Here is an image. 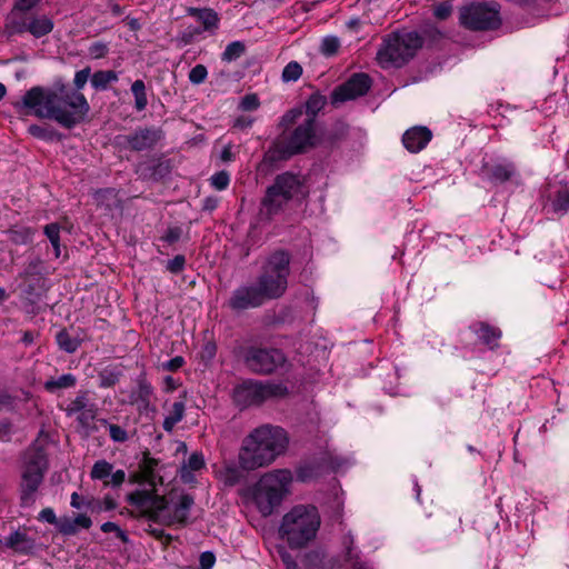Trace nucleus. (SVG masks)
I'll return each instance as SVG.
<instances>
[{"label": "nucleus", "mask_w": 569, "mask_h": 569, "mask_svg": "<svg viewBox=\"0 0 569 569\" xmlns=\"http://www.w3.org/2000/svg\"><path fill=\"white\" fill-rule=\"evenodd\" d=\"M323 467V459L302 461L295 468L296 480L306 483L317 479L322 475Z\"/></svg>", "instance_id": "nucleus-27"}, {"label": "nucleus", "mask_w": 569, "mask_h": 569, "mask_svg": "<svg viewBox=\"0 0 569 569\" xmlns=\"http://www.w3.org/2000/svg\"><path fill=\"white\" fill-rule=\"evenodd\" d=\"M130 91L134 99V109L138 112L146 110L148 101L147 86L142 79H137L131 83Z\"/></svg>", "instance_id": "nucleus-38"}, {"label": "nucleus", "mask_w": 569, "mask_h": 569, "mask_svg": "<svg viewBox=\"0 0 569 569\" xmlns=\"http://www.w3.org/2000/svg\"><path fill=\"white\" fill-rule=\"evenodd\" d=\"M4 546L20 555H29L34 549V539L20 530L13 531L6 538Z\"/></svg>", "instance_id": "nucleus-28"}, {"label": "nucleus", "mask_w": 569, "mask_h": 569, "mask_svg": "<svg viewBox=\"0 0 569 569\" xmlns=\"http://www.w3.org/2000/svg\"><path fill=\"white\" fill-rule=\"evenodd\" d=\"M77 377L73 373H63L62 376L58 378H50L48 379L43 388L47 392L57 395L59 390L61 389H70L74 388L77 385Z\"/></svg>", "instance_id": "nucleus-35"}, {"label": "nucleus", "mask_w": 569, "mask_h": 569, "mask_svg": "<svg viewBox=\"0 0 569 569\" xmlns=\"http://www.w3.org/2000/svg\"><path fill=\"white\" fill-rule=\"evenodd\" d=\"M20 114H33L39 119L56 121L71 130L86 121L90 104L82 92L72 91L63 78L53 80L51 87L34 86L13 103Z\"/></svg>", "instance_id": "nucleus-1"}, {"label": "nucleus", "mask_w": 569, "mask_h": 569, "mask_svg": "<svg viewBox=\"0 0 569 569\" xmlns=\"http://www.w3.org/2000/svg\"><path fill=\"white\" fill-rule=\"evenodd\" d=\"M9 239L17 246L28 244L32 241L34 231L30 227H22L19 229L11 228L8 230Z\"/></svg>", "instance_id": "nucleus-43"}, {"label": "nucleus", "mask_w": 569, "mask_h": 569, "mask_svg": "<svg viewBox=\"0 0 569 569\" xmlns=\"http://www.w3.org/2000/svg\"><path fill=\"white\" fill-rule=\"evenodd\" d=\"M92 419H89V415L87 412H81L77 417V422L79 425V433L82 438L88 439L91 435L99 431V428L96 423L91 422Z\"/></svg>", "instance_id": "nucleus-48"}, {"label": "nucleus", "mask_w": 569, "mask_h": 569, "mask_svg": "<svg viewBox=\"0 0 569 569\" xmlns=\"http://www.w3.org/2000/svg\"><path fill=\"white\" fill-rule=\"evenodd\" d=\"M233 356L249 372L257 376H271L287 362L281 349L257 345H239L234 347Z\"/></svg>", "instance_id": "nucleus-8"}, {"label": "nucleus", "mask_w": 569, "mask_h": 569, "mask_svg": "<svg viewBox=\"0 0 569 569\" xmlns=\"http://www.w3.org/2000/svg\"><path fill=\"white\" fill-rule=\"evenodd\" d=\"M292 473L289 469H279L264 475L251 489L252 500L263 517L272 515L289 493Z\"/></svg>", "instance_id": "nucleus-6"}, {"label": "nucleus", "mask_w": 569, "mask_h": 569, "mask_svg": "<svg viewBox=\"0 0 569 569\" xmlns=\"http://www.w3.org/2000/svg\"><path fill=\"white\" fill-rule=\"evenodd\" d=\"M431 139L432 132L425 126L412 127L402 134L403 147L411 153H417L425 149Z\"/></svg>", "instance_id": "nucleus-24"}, {"label": "nucleus", "mask_w": 569, "mask_h": 569, "mask_svg": "<svg viewBox=\"0 0 569 569\" xmlns=\"http://www.w3.org/2000/svg\"><path fill=\"white\" fill-rule=\"evenodd\" d=\"M84 330L78 328L74 330V335L70 332L68 328H61L54 337L56 343L59 350L66 353H74L84 341Z\"/></svg>", "instance_id": "nucleus-25"}, {"label": "nucleus", "mask_w": 569, "mask_h": 569, "mask_svg": "<svg viewBox=\"0 0 569 569\" xmlns=\"http://www.w3.org/2000/svg\"><path fill=\"white\" fill-rule=\"evenodd\" d=\"M326 552L322 549H312L303 556V566L307 569H333L339 565V559L332 557L329 563L326 565Z\"/></svg>", "instance_id": "nucleus-30"}, {"label": "nucleus", "mask_w": 569, "mask_h": 569, "mask_svg": "<svg viewBox=\"0 0 569 569\" xmlns=\"http://www.w3.org/2000/svg\"><path fill=\"white\" fill-rule=\"evenodd\" d=\"M60 224L58 222H51L43 227V233L49 239L54 250V257L59 258L61 254L60 249Z\"/></svg>", "instance_id": "nucleus-44"}, {"label": "nucleus", "mask_w": 569, "mask_h": 569, "mask_svg": "<svg viewBox=\"0 0 569 569\" xmlns=\"http://www.w3.org/2000/svg\"><path fill=\"white\" fill-rule=\"evenodd\" d=\"M137 388L130 393V403H137L139 410L156 411V407L151 405V397L153 396V387L147 378V372L141 371L136 379Z\"/></svg>", "instance_id": "nucleus-23"}, {"label": "nucleus", "mask_w": 569, "mask_h": 569, "mask_svg": "<svg viewBox=\"0 0 569 569\" xmlns=\"http://www.w3.org/2000/svg\"><path fill=\"white\" fill-rule=\"evenodd\" d=\"M6 31L9 36L22 34L29 32L34 38L40 39L52 32L54 22L46 14L32 17L29 22L24 19L11 18L7 20Z\"/></svg>", "instance_id": "nucleus-19"}, {"label": "nucleus", "mask_w": 569, "mask_h": 569, "mask_svg": "<svg viewBox=\"0 0 569 569\" xmlns=\"http://www.w3.org/2000/svg\"><path fill=\"white\" fill-rule=\"evenodd\" d=\"M43 261L37 257L27 262L23 271L19 274L20 278L29 279L31 277H44L42 274Z\"/></svg>", "instance_id": "nucleus-52"}, {"label": "nucleus", "mask_w": 569, "mask_h": 569, "mask_svg": "<svg viewBox=\"0 0 569 569\" xmlns=\"http://www.w3.org/2000/svg\"><path fill=\"white\" fill-rule=\"evenodd\" d=\"M419 34L422 39V46L427 43L428 47L436 46L443 38V33L433 24L422 28Z\"/></svg>", "instance_id": "nucleus-46"}, {"label": "nucleus", "mask_w": 569, "mask_h": 569, "mask_svg": "<svg viewBox=\"0 0 569 569\" xmlns=\"http://www.w3.org/2000/svg\"><path fill=\"white\" fill-rule=\"evenodd\" d=\"M113 469V465L109 461L101 459L94 462L91 471L90 477L93 480H103L108 477H110L111 471Z\"/></svg>", "instance_id": "nucleus-49"}, {"label": "nucleus", "mask_w": 569, "mask_h": 569, "mask_svg": "<svg viewBox=\"0 0 569 569\" xmlns=\"http://www.w3.org/2000/svg\"><path fill=\"white\" fill-rule=\"evenodd\" d=\"M497 1L471 2L460 8L459 22L471 31H492L502 24Z\"/></svg>", "instance_id": "nucleus-11"}, {"label": "nucleus", "mask_w": 569, "mask_h": 569, "mask_svg": "<svg viewBox=\"0 0 569 569\" xmlns=\"http://www.w3.org/2000/svg\"><path fill=\"white\" fill-rule=\"evenodd\" d=\"M174 160L166 153H152L134 166L133 172L138 179L146 183H166L170 180L174 169Z\"/></svg>", "instance_id": "nucleus-14"}, {"label": "nucleus", "mask_w": 569, "mask_h": 569, "mask_svg": "<svg viewBox=\"0 0 569 569\" xmlns=\"http://www.w3.org/2000/svg\"><path fill=\"white\" fill-rule=\"evenodd\" d=\"M88 406L87 392L81 391L68 406L66 413L68 417L73 416L77 412H82Z\"/></svg>", "instance_id": "nucleus-55"}, {"label": "nucleus", "mask_w": 569, "mask_h": 569, "mask_svg": "<svg viewBox=\"0 0 569 569\" xmlns=\"http://www.w3.org/2000/svg\"><path fill=\"white\" fill-rule=\"evenodd\" d=\"M249 470L242 469L241 465L236 466L234 463L227 465L220 471L221 479L226 487H234L243 481H246L247 476L246 472Z\"/></svg>", "instance_id": "nucleus-33"}, {"label": "nucleus", "mask_w": 569, "mask_h": 569, "mask_svg": "<svg viewBox=\"0 0 569 569\" xmlns=\"http://www.w3.org/2000/svg\"><path fill=\"white\" fill-rule=\"evenodd\" d=\"M278 300L257 278L254 282L242 283L234 288L226 307L234 315H241L244 311L259 309L267 302Z\"/></svg>", "instance_id": "nucleus-12"}, {"label": "nucleus", "mask_w": 569, "mask_h": 569, "mask_svg": "<svg viewBox=\"0 0 569 569\" xmlns=\"http://www.w3.org/2000/svg\"><path fill=\"white\" fill-rule=\"evenodd\" d=\"M262 389L264 402L269 399H283L290 393L289 388L282 382L262 381Z\"/></svg>", "instance_id": "nucleus-40"}, {"label": "nucleus", "mask_w": 569, "mask_h": 569, "mask_svg": "<svg viewBox=\"0 0 569 569\" xmlns=\"http://www.w3.org/2000/svg\"><path fill=\"white\" fill-rule=\"evenodd\" d=\"M291 253L287 249H276L262 262L256 277L277 299L282 298L288 290Z\"/></svg>", "instance_id": "nucleus-9"}, {"label": "nucleus", "mask_w": 569, "mask_h": 569, "mask_svg": "<svg viewBox=\"0 0 569 569\" xmlns=\"http://www.w3.org/2000/svg\"><path fill=\"white\" fill-rule=\"evenodd\" d=\"M186 257L183 254H177L173 259L169 260L166 268L173 274H179L184 270Z\"/></svg>", "instance_id": "nucleus-64"}, {"label": "nucleus", "mask_w": 569, "mask_h": 569, "mask_svg": "<svg viewBox=\"0 0 569 569\" xmlns=\"http://www.w3.org/2000/svg\"><path fill=\"white\" fill-rule=\"evenodd\" d=\"M322 143L317 134L312 120H305L298 124L283 140H277L269 147L263 156V161L270 166L288 161L295 156L305 154Z\"/></svg>", "instance_id": "nucleus-5"}, {"label": "nucleus", "mask_w": 569, "mask_h": 569, "mask_svg": "<svg viewBox=\"0 0 569 569\" xmlns=\"http://www.w3.org/2000/svg\"><path fill=\"white\" fill-rule=\"evenodd\" d=\"M479 177L492 186H501L519 178V172L515 162L502 160L497 162L482 161Z\"/></svg>", "instance_id": "nucleus-20"}, {"label": "nucleus", "mask_w": 569, "mask_h": 569, "mask_svg": "<svg viewBox=\"0 0 569 569\" xmlns=\"http://www.w3.org/2000/svg\"><path fill=\"white\" fill-rule=\"evenodd\" d=\"M302 74V67L297 61H290L282 70L281 79L283 82L297 81Z\"/></svg>", "instance_id": "nucleus-54"}, {"label": "nucleus", "mask_w": 569, "mask_h": 569, "mask_svg": "<svg viewBox=\"0 0 569 569\" xmlns=\"http://www.w3.org/2000/svg\"><path fill=\"white\" fill-rule=\"evenodd\" d=\"M163 138L160 127L144 126L127 134H117L112 144L119 151L143 152L153 150Z\"/></svg>", "instance_id": "nucleus-13"}, {"label": "nucleus", "mask_w": 569, "mask_h": 569, "mask_svg": "<svg viewBox=\"0 0 569 569\" xmlns=\"http://www.w3.org/2000/svg\"><path fill=\"white\" fill-rule=\"evenodd\" d=\"M27 132L34 139L42 140L46 142H61L66 139V136L59 132L50 124L40 126L32 123L28 127Z\"/></svg>", "instance_id": "nucleus-32"}, {"label": "nucleus", "mask_w": 569, "mask_h": 569, "mask_svg": "<svg viewBox=\"0 0 569 569\" xmlns=\"http://www.w3.org/2000/svg\"><path fill=\"white\" fill-rule=\"evenodd\" d=\"M420 48L422 39L419 31L392 32L383 39L378 49L377 61L382 69L402 68L415 58Z\"/></svg>", "instance_id": "nucleus-7"}, {"label": "nucleus", "mask_w": 569, "mask_h": 569, "mask_svg": "<svg viewBox=\"0 0 569 569\" xmlns=\"http://www.w3.org/2000/svg\"><path fill=\"white\" fill-rule=\"evenodd\" d=\"M327 103V97L319 90L312 92L306 102L301 104L303 106V111L307 116L305 120H312V124H317V117L325 109Z\"/></svg>", "instance_id": "nucleus-29"}, {"label": "nucleus", "mask_w": 569, "mask_h": 569, "mask_svg": "<svg viewBox=\"0 0 569 569\" xmlns=\"http://www.w3.org/2000/svg\"><path fill=\"white\" fill-rule=\"evenodd\" d=\"M188 16L197 19L202 24V32L207 31L210 34H214L219 29L220 17L217 11L212 8H194L190 7L187 10Z\"/></svg>", "instance_id": "nucleus-26"}, {"label": "nucleus", "mask_w": 569, "mask_h": 569, "mask_svg": "<svg viewBox=\"0 0 569 569\" xmlns=\"http://www.w3.org/2000/svg\"><path fill=\"white\" fill-rule=\"evenodd\" d=\"M211 186L221 191L228 188L230 183V174L228 171L221 170L216 172L211 178Z\"/></svg>", "instance_id": "nucleus-59"}, {"label": "nucleus", "mask_w": 569, "mask_h": 569, "mask_svg": "<svg viewBox=\"0 0 569 569\" xmlns=\"http://www.w3.org/2000/svg\"><path fill=\"white\" fill-rule=\"evenodd\" d=\"M309 196V186L300 173L289 170L278 173L260 199V220L271 222L280 214L289 216L297 208L307 206Z\"/></svg>", "instance_id": "nucleus-2"}, {"label": "nucleus", "mask_w": 569, "mask_h": 569, "mask_svg": "<svg viewBox=\"0 0 569 569\" xmlns=\"http://www.w3.org/2000/svg\"><path fill=\"white\" fill-rule=\"evenodd\" d=\"M202 33L200 27L189 26L176 37V43L179 48L194 42L196 38Z\"/></svg>", "instance_id": "nucleus-47"}, {"label": "nucleus", "mask_w": 569, "mask_h": 569, "mask_svg": "<svg viewBox=\"0 0 569 569\" xmlns=\"http://www.w3.org/2000/svg\"><path fill=\"white\" fill-rule=\"evenodd\" d=\"M90 77H91V68L90 67H86V68L77 71L74 74V79H73L72 91L80 92L84 88V86L88 82Z\"/></svg>", "instance_id": "nucleus-58"}, {"label": "nucleus", "mask_w": 569, "mask_h": 569, "mask_svg": "<svg viewBox=\"0 0 569 569\" xmlns=\"http://www.w3.org/2000/svg\"><path fill=\"white\" fill-rule=\"evenodd\" d=\"M217 350H218V347H217V343L214 340H208L206 341L202 347H201V350L199 352V359L200 361L206 366H210L211 362L213 361V359L216 358V355H217Z\"/></svg>", "instance_id": "nucleus-51"}, {"label": "nucleus", "mask_w": 569, "mask_h": 569, "mask_svg": "<svg viewBox=\"0 0 569 569\" xmlns=\"http://www.w3.org/2000/svg\"><path fill=\"white\" fill-rule=\"evenodd\" d=\"M159 465L160 459L151 457L150 451L148 449H146L142 452V459L139 463V468L143 471V473L151 480V482L154 486L157 485V482H163L162 477L159 476L156 471Z\"/></svg>", "instance_id": "nucleus-34"}, {"label": "nucleus", "mask_w": 569, "mask_h": 569, "mask_svg": "<svg viewBox=\"0 0 569 569\" xmlns=\"http://www.w3.org/2000/svg\"><path fill=\"white\" fill-rule=\"evenodd\" d=\"M372 83L373 80L368 73L355 72L332 90L330 102L333 107H338L347 101L361 98L370 91Z\"/></svg>", "instance_id": "nucleus-15"}, {"label": "nucleus", "mask_w": 569, "mask_h": 569, "mask_svg": "<svg viewBox=\"0 0 569 569\" xmlns=\"http://www.w3.org/2000/svg\"><path fill=\"white\" fill-rule=\"evenodd\" d=\"M90 81L97 91H103L111 82L118 81V73L114 70H98L90 77Z\"/></svg>", "instance_id": "nucleus-39"}, {"label": "nucleus", "mask_w": 569, "mask_h": 569, "mask_svg": "<svg viewBox=\"0 0 569 569\" xmlns=\"http://www.w3.org/2000/svg\"><path fill=\"white\" fill-rule=\"evenodd\" d=\"M41 0H16L13 7L11 9V14H16L17 12L26 13L36 8Z\"/></svg>", "instance_id": "nucleus-61"}, {"label": "nucleus", "mask_w": 569, "mask_h": 569, "mask_svg": "<svg viewBox=\"0 0 569 569\" xmlns=\"http://www.w3.org/2000/svg\"><path fill=\"white\" fill-rule=\"evenodd\" d=\"M469 330L477 338V342L485 346L490 351H497L500 348L502 330L488 321L476 320L469 325Z\"/></svg>", "instance_id": "nucleus-21"}, {"label": "nucleus", "mask_w": 569, "mask_h": 569, "mask_svg": "<svg viewBox=\"0 0 569 569\" xmlns=\"http://www.w3.org/2000/svg\"><path fill=\"white\" fill-rule=\"evenodd\" d=\"M247 47L243 41H232L227 44L224 51L221 53V60L224 62H231L239 59L246 53Z\"/></svg>", "instance_id": "nucleus-45"}, {"label": "nucleus", "mask_w": 569, "mask_h": 569, "mask_svg": "<svg viewBox=\"0 0 569 569\" xmlns=\"http://www.w3.org/2000/svg\"><path fill=\"white\" fill-rule=\"evenodd\" d=\"M353 543V537L350 532L343 536L345 561L350 563L353 569H368L367 565L362 562L358 553L355 552Z\"/></svg>", "instance_id": "nucleus-37"}, {"label": "nucleus", "mask_w": 569, "mask_h": 569, "mask_svg": "<svg viewBox=\"0 0 569 569\" xmlns=\"http://www.w3.org/2000/svg\"><path fill=\"white\" fill-rule=\"evenodd\" d=\"M542 210L549 214L563 217L569 212V181L549 182L542 193Z\"/></svg>", "instance_id": "nucleus-17"}, {"label": "nucleus", "mask_w": 569, "mask_h": 569, "mask_svg": "<svg viewBox=\"0 0 569 569\" xmlns=\"http://www.w3.org/2000/svg\"><path fill=\"white\" fill-rule=\"evenodd\" d=\"M305 113L303 106H297L289 110H287L281 117L280 124L284 127H289L295 124L298 119Z\"/></svg>", "instance_id": "nucleus-56"}, {"label": "nucleus", "mask_w": 569, "mask_h": 569, "mask_svg": "<svg viewBox=\"0 0 569 569\" xmlns=\"http://www.w3.org/2000/svg\"><path fill=\"white\" fill-rule=\"evenodd\" d=\"M38 520L54 525L57 530L67 537L76 536L79 528L89 529L92 526V520L86 513H78L74 519L68 516L57 518L54 510L50 507L43 508L38 516Z\"/></svg>", "instance_id": "nucleus-18"}, {"label": "nucleus", "mask_w": 569, "mask_h": 569, "mask_svg": "<svg viewBox=\"0 0 569 569\" xmlns=\"http://www.w3.org/2000/svg\"><path fill=\"white\" fill-rule=\"evenodd\" d=\"M189 81L192 84H201L208 77V70L204 64H197L189 71Z\"/></svg>", "instance_id": "nucleus-57"}, {"label": "nucleus", "mask_w": 569, "mask_h": 569, "mask_svg": "<svg viewBox=\"0 0 569 569\" xmlns=\"http://www.w3.org/2000/svg\"><path fill=\"white\" fill-rule=\"evenodd\" d=\"M98 422L109 428L110 438L113 442L122 443L129 439L128 432L121 426L109 423L106 418H99Z\"/></svg>", "instance_id": "nucleus-50"}, {"label": "nucleus", "mask_w": 569, "mask_h": 569, "mask_svg": "<svg viewBox=\"0 0 569 569\" xmlns=\"http://www.w3.org/2000/svg\"><path fill=\"white\" fill-rule=\"evenodd\" d=\"M320 523L317 507L297 505L282 517L279 536L290 549H301L316 538Z\"/></svg>", "instance_id": "nucleus-4"}, {"label": "nucleus", "mask_w": 569, "mask_h": 569, "mask_svg": "<svg viewBox=\"0 0 569 569\" xmlns=\"http://www.w3.org/2000/svg\"><path fill=\"white\" fill-rule=\"evenodd\" d=\"M349 133V126L340 122L335 126V128L328 132L325 143L330 147H337L342 140L347 138Z\"/></svg>", "instance_id": "nucleus-42"}, {"label": "nucleus", "mask_w": 569, "mask_h": 569, "mask_svg": "<svg viewBox=\"0 0 569 569\" xmlns=\"http://www.w3.org/2000/svg\"><path fill=\"white\" fill-rule=\"evenodd\" d=\"M20 288L24 306L31 307L32 312L38 313L34 308L49 290L48 279L46 277H31L29 279H24L23 283L20 284Z\"/></svg>", "instance_id": "nucleus-22"}, {"label": "nucleus", "mask_w": 569, "mask_h": 569, "mask_svg": "<svg viewBox=\"0 0 569 569\" xmlns=\"http://www.w3.org/2000/svg\"><path fill=\"white\" fill-rule=\"evenodd\" d=\"M48 469V455L43 447H37L27 458L21 472L19 483L21 507H29L34 502V495L42 485Z\"/></svg>", "instance_id": "nucleus-10"}, {"label": "nucleus", "mask_w": 569, "mask_h": 569, "mask_svg": "<svg viewBox=\"0 0 569 569\" xmlns=\"http://www.w3.org/2000/svg\"><path fill=\"white\" fill-rule=\"evenodd\" d=\"M262 390V381L251 378L243 379L232 389V403L240 411H243L250 407H259L264 403Z\"/></svg>", "instance_id": "nucleus-16"}, {"label": "nucleus", "mask_w": 569, "mask_h": 569, "mask_svg": "<svg viewBox=\"0 0 569 569\" xmlns=\"http://www.w3.org/2000/svg\"><path fill=\"white\" fill-rule=\"evenodd\" d=\"M288 445L289 437L283 428L269 425L258 427L243 439L239 462L246 470L269 466L286 452Z\"/></svg>", "instance_id": "nucleus-3"}, {"label": "nucleus", "mask_w": 569, "mask_h": 569, "mask_svg": "<svg viewBox=\"0 0 569 569\" xmlns=\"http://www.w3.org/2000/svg\"><path fill=\"white\" fill-rule=\"evenodd\" d=\"M150 492L151 490L147 489H136L134 491L127 495L126 501L130 506L138 508L142 511L149 507Z\"/></svg>", "instance_id": "nucleus-41"}, {"label": "nucleus", "mask_w": 569, "mask_h": 569, "mask_svg": "<svg viewBox=\"0 0 569 569\" xmlns=\"http://www.w3.org/2000/svg\"><path fill=\"white\" fill-rule=\"evenodd\" d=\"M123 377V366L121 363L108 365L98 372L99 388H113Z\"/></svg>", "instance_id": "nucleus-31"}, {"label": "nucleus", "mask_w": 569, "mask_h": 569, "mask_svg": "<svg viewBox=\"0 0 569 569\" xmlns=\"http://www.w3.org/2000/svg\"><path fill=\"white\" fill-rule=\"evenodd\" d=\"M149 507L163 512L168 508V500L164 496L158 495L156 489L152 488L150 492Z\"/></svg>", "instance_id": "nucleus-63"}, {"label": "nucleus", "mask_w": 569, "mask_h": 569, "mask_svg": "<svg viewBox=\"0 0 569 569\" xmlns=\"http://www.w3.org/2000/svg\"><path fill=\"white\" fill-rule=\"evenodd\" d=\"M340 48L339 38L336 36H327L322 39L320 52L326 57H333Z\"/></svg>", "instance_id": "nucleus-53"}, {"label": "nucleus", "mask_w": 569, "mask_h": 569, "mask_svg": "<svg viewBox=\"0 0 569 569\" xmlns=\"http://www.w3.org/2000/svg\"><path fill=\"white\" fill-rule=\"evenodd\" d=\"M184 467L193 471H199L206 467L204 456L201 451H194L190 455L187 462H183Z\"/></svg>", "instance_id": "nucleus-60"}, {"label": "nucleus", "mask_w": 569, "mask_h": 569, "mask_svg": "<svg viewBox=\"0 0 569 569\" xmlns=\"http://www.w3.org/2000/svg\"><path fill=\"white\" fill-rule=\"evenodd\" d=\"M194 503V498L190 493H182L173 509V517L177 523L181 526L188 525V513Z\"/></svg>", "instance_id": "nucleus-36"}, {"label": "nucleus", "mask_w": 569, "mask_h": 569, "mask_svg": "<svg viewBox=\"0 0 569 569\" xmlns=\"http://www.w3.org/2000/svg\"><path fill=\"white\" fill-rule=\"evenodd\" d=\"M88 52L93 59H102L108 54L109 48L107 43L102 41H96L89 46Z\"/></svg>", "instance_id": "nucleus-62"}]
</instances>
